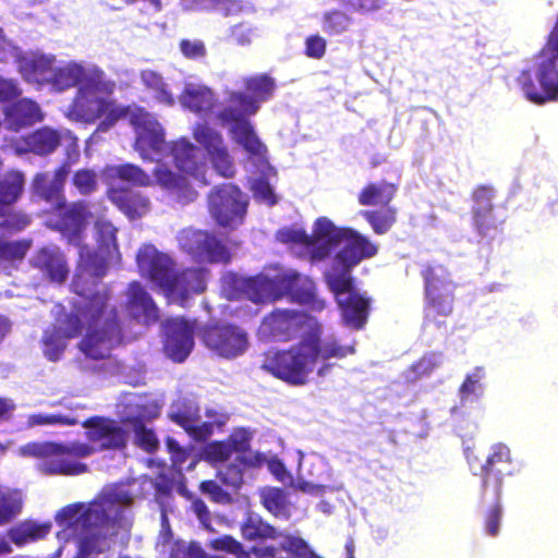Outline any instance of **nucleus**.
Masks as SVG:
<instances>
[{"label":"nucleus","instance_id":"obj_1","mask_svg":"<svg viewBox=\"0 0 558 558\" xmlns=\"http://www.w3.org/2000/svg\"><path fill=\"white\" fill-rule=\"evenodd\" d=\"M264 332L276 341L299 340L288 348H271L262 354L260 369L292 387L305 386L311 375L326 376L329 360H342L355 352L354 345H343L335 337H324L322 324L302 311L276 310L262 323Z\"/></svg>","mask_w":558,"mask_h":558},{"label":"nucleus","instance_id":"obj_2","mask_svg":"<svg viewBox=\"0 0 558 558\" xmlns=\"http://www.w3.org/2000/svg\"><path fill=\"white\" fill-rule=\"evenodd\" d=\"M74 310L61 322L62 333L68 339L76 338L86 325L87 332L78 344L80 350L93 360L109 357L111 350L122 340L118 311L110 303L109 290L104 288L82 296Z\"/></svg>","mask_w":558,"mask_h":558},{"label":"nucleus","instance_id":"obj_3","mask_svg":"<svg viewBox=\"0 0 558 558\" xmlns=\"http://www.w3.org/2000/svg\"><path fill=\"white\" fill-rule=\"evenodd\" d=\"M132 498L128 493L110 489L98 500L85 506L77 502L63 507L56 514V522L69 535L78 538L82 550H87L100 534L99 529L110 521L108 510L114 504L128 505Z\"/></svg>","mask_w":558,"mask_h":558},{"label":"nucleus","instance_id":"obj_4","mask_svg":"<svg viewBox=\"0 0 558 558\" xmlns=\"http://www.w3.org/2000/svg\"><path fill=\"white\" fill-rule=\"evenodd\" d=\"M315 232L317 239L325 240L324 243L310 251L312 260L327 258L331 251L341 243L344 245L335 255V262L347 268H354L362 260L374 257L378 252L377 245L367 236L349 227H337L327 217H319L315 220Z\"/></svg>","mask_w":558,"mask_h":558},{"label":"nucleus","instance_id":"obj_5","mask_svg":"<svg viewBox=\"0 0 558 558\" xmlns=\"http://www.w3.org/2000/svg\"><path fill=\"white\" fill-rule=\"evenodd\" d=\"M94 453L93 446L81 441H32L20 447V454L38 459V471L48 476L84 474L88 465L80 460Z\"/></svg>","mask_w":558,"mask_h":558},{"label":"nucleus","instance_id":"obj_6","mask_svg":"<svg viewBox=\"0 0 558 558\" xmlns=\"http://www.w3.org/2000/svg\"><path fill=\"white\" fill-rule=\"evenodd\" d=\"M114 83L104 78L101 72L93 73L78 86L70 107V113L77 121L94 123L105 117L101 126L109 128L129 113L128 107L117 106L108 96L113 93Z\"/></svg>","mask_w":558,"mask_h":558},{"label":"nucleus","instance_id":"obj_7","mask_svg":"<svg viewBox=\"0 0 558 558\" xmlns=\"http://www.w3.org/2000/svg\"><path fill=\"white\" fill-rule=\"evenodd\" d=\"M270 284H275L278 294L289 295L300 304L311 305L320 311L324 307V301L316 296L315 282L306 276L295 271H286L276 276L274 280L253 278L246 281L245 289L250 299L256 303L264 302L266 290Z\"/></svg>","mask_w":558,"mask_h":558},{"label":"nucleus","instance_id":"obj_8","mask_svg":"<svg viewBox=\"0 0 558 558\" xmlns=\"http://www.w3.org/2000/svg\"><path fill=\"white\" fill-rule=\"evenodd\" d=\"M538 58L533 69L521 71L517 81L524 97L542 106L558 101V65L555 58Z\"/></svg>","mask_w":558,"mask_h":558},{"label":"nucleus","instance_id":"obj_9","mask_svg":"<svg viewBox=\"0 0 558 558\" xmlns=\"http://www.w3.org/2000/svg\"><path fill=\"white\" fill-rule=\"evenodd\" d=\"M247 206L246 195L233 183L215 185L207 194L208 213L222 228L236 229L242 225Z\"/></svg>","mask_w":558,"mask_h":558},{"label":"nucleus","instance_id":"obj_10","mask_svg":"<svg viewBox=\"0 0 558 558\" xmlns=\"http://www.w3.org/2000/svg\"><path fill=\"white\" fill-rule=\"evenodd\" d=\"M197 335L209 351L223 359L238 357L248 348L247 333L233 324H205L198 327Z\"/></svg>","mask_w":558,"mask_h":558},{"label":"nucleus","instance_id":"obj_11","mask_svg":"<svg viewBox=\"0 0 558 558\" xmlns=\"http://www.w3.org/2000/svg\"><path fill=\"white\" fill-rule=\"evenodd\" d=\"M179 247L197 263L229 264L231 253L226 243L207 230L184 229L178 235Z\"/></svg>","mask_w":558,"mask_h":558},{"label":"nucleus","instance_id":"obj_12","mask_svg":"<svg viewBox=\"0 0 558 558\" xmlns=\"http://www.w3.org/2000/svg\"><path fill=\"white\" fill-rule=\"evenodd\" d=\"M515 471L510 448L502 442L493 445L484 463L481 465L482 501H485L488 495H492L493 498L501 497L504 478L512 476Z\"/></svg>","mask_w":558,"mask_h":558},{"label":"nucleus","instance_id":"obj_13","mask_svg":"<svg viewBox=\"0 0 558 558\" xmlns=\"http://www.w3.org/2000/svg\"><path fill=\"white\" fill-rule=\"evenodd\" d=\"M81 425L86 429L85 438L88 445L97 451H123L129 444V430L120 421L102 415H93Z\"/></svg>","mask_w":558,"mask_h":558},{"label":"nucleus","instance_id":"obj_14","mask_svg":"<svg viewBox=\"0 0 558 558\" xmlns=\"http://www.w3.org/2000/svg\"><path fill=\"white\" fill-rule=\"evenodd\" d=\"M65 153L66 158L63 160L50 175L49 172H38L34 175L32 187L35 195L47 203H54L62 205L65 198L64 185L71 172V166L76 163L80 159L78 144L74 138Z\"/></svg>","mask_w":558,"mask_h":558},{"label":"nucleus","instance_id":"obj_15","mask_svg":"<svg viewBox=\"0 0 558 558\" xmlns=\"http://www.w3.org/2000/svg\"><path fill=\"white\" fill-rule=\"evenodd\" d=\"M129 118L136 133L134 148L142 159L154 160L153 154L160 153L165 148L162 125L151 113L140 107L132 110Z\"/></svg>","mask_w":558,"mask_h":558},{"label":"nucleus","instance_id":"obj_16","mask_svg":"<svg viewBox=\"0 0 558 558\" xmlns=\"http://www.w3.org/2000/svg\"><path fill=\"white\" fill-rule=\"evenodd\" d=\"M54 211L56 220L51 223V229L60 232L69 244L81 246L87 218L90 216L88 203L76 201L68 204L64 199L62 205L54 206Z\"/></svg>","mask_w":558,"mask_h":558},{"label":"nucleus","instance_id":"obj_17","mask_svg":"<svg viewBox=\"0 0 558 558\" xmlns=\"http://www.w3.org/2000/svg\"><path fill=\"white\" fill-rule=\"evenodd\" d=\"M248 113L235 106L227 105L219 111L217 118L221 124H229L231 137L241 145L252 156H263L266 153V146L257 137L254 126L248 120Z\"/></svg>","mask_w":558,"mask_h":558},{"label":"nucleus","instance_id":"obj_18","mask_svg":"<svg viewBox=\"0 0 558 558\" xmlns=\"http://www.w3.org/2000/svg\"><path fill=\"white\" fill-rule=\"evenodd\" d=\"M195 319L184 317L168 318L163 325V351L175 363L184 362L194 348Z\"/></svg>","mask_w":558,"mask_h":558},{"label":"nucleus","instance_id":"obj_19","mask_svg":"<svg viewBox=\"0 0 558 558\" xmlns=\"http://www.w3.org/2000/svg\"><path fill=\"white\" fill-rule=\"evenodd\" d=\"M77 247L78 263L72 288L76 294L87 296L97 291H94V288L100 283L102 277L107 274L108 263L105 257L89 246L81 243V246Z\"/></svg>","mask_w":558,"mask_h":558},{"label":"nucleus","instance_id":"obj_20","mask_svg":"<svg viewBox=\"0 0 558 558\" xmlns=\"http://www.w3.org/2000/svg\"><path fill=\"white\" fill-rule=\"evenodd\" d=\"M246 93L231 90L228 93L227 102L248 113H256L260 102L267 101L276 89L275 80L268 74H257L244 78Z\"/></svg>","mask_w":558,"mask_h":558},{"label":"nucleus","instance_id":"obj_21","mask_svg":"<svg viewBox=\"0 0 558 558\" xmlns=\"http://www.w3.org/2000/svg\"><path fill=\"white\" fill-rule=\"evenodd\" d=\"M136 263L141 272L145 274L163 292L177 270L175 260L151 244H144L138 248Z\"/></svg>","mask_w":558,"mask_h":558},{"label":"nucleus","instance_id":"obj_22","mask_svg":"<svg viewBox=\"0 0 558 558\" xmlns=\"http://www.w3.org/2000/svg\"><path fill=\"white\" fill-rule=\"evenodd\" d=\"M207 274L205 268L199 267L177 269L163 292L166 298L170 303L185 306L193 294H201L206 290Z\"/></svg>","mask_w":558,"mask_h":558},{"label":"nucleus","instance_id":"obj_23","mask_svg":"<svg viewBox=\"0 0 558 558\" xmlns=\"http://www.w3.org/2000/svg\"><path fill=\"white\" fill-rule=\"evenodd\" d=\"M169 154L175 168L185 174L198 180L203 185H208L206 180L207 165L199 147L191 143L186 137L173 141L169 146Z\"/></svg>","mask_w":558,"mask_h":558},{"label":"nucleus","instance_id":"obj_24","mask_svg":"<svg viewBox=\"0 0 558 558\" xmlns=\"http://www.w3.org/2000/svg\"><path fill=\"white\" fill-rule=\"evenodd\" d=\"M108 199L128 218L137 219L150 209V201L144 193L130 186L112 185L107 189Z\"/></svg>","mask_w":558,"mask_h":558},{"label":"nucleus","instance_id":"obj_25","mask_svg":"<svg viewBox=\"0 0 558 558\" xmlns=\"http://www.w3.org/2000/svg\"><path fill=\"white\" fill-rule=\"evenodd\" d=\"M154 175L156 183L180 204H190L198 197V192L182 172L160 166L154 169Z\"/></svg>","mask_w":558,"mask_h":558},{"label":"nucleus","instance_id":"obj_26","mask_svg":"<svg viewBox=\"0 0 558 558\" xmlns=\"http://www.w3.org/2000/svg\"><path fill=\"white\" fill-rule=\"evenodd\" d=\"M154 175L156 183L180 204H190L198 197V192L182 172L160 166L154 169Z\"/></svg>","mask_w":558,"mask_h":558},{"label":"nucleus","instance_id":"obj_27","mask_svg":"<svg viewBox=\"0 0 558 558\" xmlns=\"http://www.w3.org/2000/svg\"><path fill=\"white\" fill-rule=\"evenodd\" d=\"M31 264L51 282L62 283L69 276L65 256L58 247H40L34 253Z\"/></svg>","mask_w":558,"mask_h":558},{"label":"nucleus","instance_id":"obj_28","mask_svg":"<svg viewBox=\"0 0 558 558\" xmlns=\"http://www.w3.org/2000/svg\"><path fill=\"white\" fill-rule=\"evenodd\" d=\"M43 119L40 107L31 99H20L11 102L4 109L3 122L13 132L28 128Z\"/></svg>","mask_w":558,"mask_h":558},{"label":"nucleus","instance_id":"obj_29","mask_svg":"<svg viewBox=\"0 0 558 558\" xmlns=\"http://www.w3.org/2000/svg\"><path fill=\"white\" fill-rule=\"evenodd\" d=\"M126 308L137 320L145 324L156 323L159 311L150 294L138 281L129 284Z\"/></svg>","mask_w":558,"mask_h":558},{"label":"nucleus","instance_id":"obj_30","mask_svg":"<svg viewBox=\"0 0 558 558\" xmlns=\"http://www.w3.org/2000/svg\"><path fill=\"white\" fill-rule=\"evenodd\" d=\"M64 137L69 141L66 150L72 143L71 138H74L77 144V138L72 136L70 132L63 133L48 126H43L33 131L25 136L24 142L28 151L38 156H47L52 154L60 146Z\"/></svg>","mask_w":558,"mask_h":558},{"label":"nucleus","instance_id":"obj_31","mask_svg":"<svg viewBox=\"0 0 558 558\" xmlns=\"http://www.w3.org/2000/svg\"><path fill=\"white\" fill-rule=\"evenodd\" d=\"M458 287H447L424 293V318L427 323L440 326L439 318L453 313L454 291Z\"/></svg>","mask_w":558,"mask_h":558},{"label":"nucleus","instance_id":"obj_32","mask_svg":"<svg viewBox=\"0 0 558 558\" xmlns=\"http://www.w3.org/2000/svg\"><path fill=\"white\" fill-rule=\"evenodd\" d=\"M342 320L345 326L360 330L367 323L371 311V299L357 292H351L343 299H338Z\"/></svg>","mask_w":558,"mask_h":558},{"label":"nucleus","instance_id":"obj_33","mask_svg":"<svg viewBox=\"0 0 558 558\" xmlns=\"http://www.w3.org/2000/svg\"><path fill=\"white\" fill-rule=\"evenodd\" d=\"M54 58L45 54L24 57L19 62L23 78L39 86L49 84L53 74Z\"/></svg>","mask_w":558,"mask_h":558},{"label":"nucleus","instance_id":"obj_34","mask_svg":"<svg viewBox=\"0 0 558 558\" xmlns=\"http://www.w3.org/2000/svg\"><path fill=\"white\" fill-rule=\"evenodd\" d=\"M179 99L184 108L197 114L211 112L217 102L215 93L206 85L187 84Z\"/></svg>","mask_w":558,"mask_h":558},{"label":"nucleus","instance_id":"obj_35","mask_svg":"<svg viewBox=\"0 0 558 558\" xmlns=\"http://www.w3.org/2000/svg\"><path fill=\"white\" fill-rule=\"evenodd\" d=\"M253 433L247 428L235 429L228 438V444L233 452L242 453L239 458L240 463L250 468H259L266 461V457L262 452H251V441Z\"/></svg>","mask_w":558,"mask_h":558},{"label":"nucleus","instance_id":"obj_36","mask_svg":"<svg viewBox=\"0 0 558 558\" xmlns=\"http://www.w3.org/2000/svg\"><path fill=\"white\" fill-rule=\"evenodd\" d=\"M398 186L387 181L369 182L359 193L357 201L362 206L386 207L395 198Z\"/></svg>","mask_w":558,"mask_h":558},{"label":"nucleus","instance_id":"obj_37","mask_svg":"<svg viewBox=\"0 0 558 558\" xmlns=\"http://www.w3.org/2000/svg\"><path fill=\"white\" fill-rule=\"evenodd\" d=\"M420 276L423 280L424 293L447 287H458L450 270L440 263L428 262L422 264Z\"/></svg>","mask_w":558,"mask_h":558},{"label":"nucleus","instance_id":"obj_38","mask_svg":"<svg viewBox=\"0 0 558 558\" xmlns=\"http://www.w3.org/2000/svg\"><path fill=\"white\" fill-rule=\"evenodd\" d=\"M93 75L77 63H69L62 68L53 66V74L49 84L57 90H65L76 85H82L85 78Z\"/></svg>","mask_w":558,"mask_h":558},{"label":"nucleus","instance_id":"obj_39","mask_svg":"<svg viewBox=\"0 0 558 558\" xmlns=\"http://www.w3.org/2000/svg\"><path fill=\"white\" fill-rule=\"evenodd\" d=\"M25 177L19 170L0 173V206L14 205L23 195Z\"/></svg>","mask_w":558,"mask_h":558},{"label":"nucleus","instance_id":"obj_40","mask_svg":"<svg viewBox=\"0 0 558 558\" xmlns=\"http://www.w3.org/2000/svg\"><path fill=\"white\" fill-rule=\"evenodd\" d=\"M32 223V216L13 207V205L0 206V235L15 234L25 230Z\"/></svg>","mask_w":558,"mask_h":558},{"label":"nucleus","instance_id":"obj_41","mask_svg":"<svg viewBox=\"0 0 558 558\" xmlns=\"http://www.w3.org/2000/svg\"><path fill=\"white\" fill-rule=\"evenodd\" d=\"M111 179L126 182L132 186L148 187L153 185V179L140 166L125 162L111 166L107 169Z\"/></svg>","mask_w":558,"mask_h":558},{"label":"nucleus","instance_id":"obj_42","mask_svg":"<svg viewBox=\"0 0 558 558\" xmlns=\"http://www.w3.org/2000/svg\"><path fill=\"white\" fill-rule=\"evenodd\" d=\"M68 340L62 333V327L57 325L48 327L40 341L44 355L51 362L59 361L66 349Z\"/></svg>","mask_w":558,"mask_h":558},{"label":"nucleus","instance_id":"obj_43","mask_svg":"<svg viewBox=\"0 0 558 558\" xmlns=\"http://www.w3.org/2000/svg\"><path fill=\"white\" fill-rule=\"evenodd\" d=\"M23 509L21 490L0 485V526L13 521Z\"/></svg>","mask_w":558,"mask_h":558},{"label":"nucleus","instance_id":"obj_44","mask_svg":"<svg viewBox=\"0 0 558 558\" xmlns=\"http://www.w3.org/2000/svg\"><path fill=\"white\" fill-rule=\"evenodd\" d=\"M134 432V444L147 453H154L159 447V440L151 428H148L140 416H128L122 420Z\"/></svg>","mask_w":558,"mask_h":558},{"label":"nucleus","instance_id":"obj_45","mask_svg":"<svg viewBox=\"0 0 558 558\" xmlns=\"http://www.w3.org/2000/svg\"><path fill=\"white\" fill-rule=\"evenodd\" d=\"M241 533L244 539H276L282 536L275 526L264 521L258 515H248L241 524Z\"/></svg>","mask_w":558,"mask_h":558},{"label":"nucleus","instance_id":"obj_46","mask_svg":"<svg viewBox=\"0 0 558 558\" xmlns=\"http://www.w3.org/2000/svg\"><path fill=\"white\" fill-rule=\"evenodd\" d=\"M50 522L26 521L11 532V541L19 546L45 538L51 531Z\"/></svg>","mask_w":558,"mask_h":558},{"label":"nucleus","instance_id":"obj_47","mask_svg":"<svg viewBox=\"0 0 558 558\" xmlns=\"http://www.w3.org/2000/svg\"><path fill=\"white\" fill-rule=\"evenodd\" d=\"M506 217H499L495 210L472 215V226L482 238L494 240L502 233Z\"/></svg>","mask_w":558,"mask_h":558},{"label":"nucleus","instance_id":"obj_48","mask_svg":"<svg viewBox=\"0 0 558 558\" xmlns=\"http://www.w3.org/2000/svg\"><path fill=\"white\" fill-rule=\"evenodd\" d=\"M353 268H347L343 265H337L333 260L331 270L326 274V282L329 289L338 299L342 294H350L354 291V279L351 275Z\"/></svg>","mask_w":558,"mask_h":558},{"label":"nucleus","instance_id":"obj_49","mask_svg":"<svg viewBox=\"0 0 558 558\" xmlns=\"http://www.w3.org/2000/svg\"><path fill=\"white\" fill-rule=\"evenodd\" d=\"M397 208L391 206L380 209L364 210L363 218L369 223L374 233L381 235L390 231L397 222Z\"/></svg>","mask_w":558,"mask_h":558},{"label":"nucleus","instance_id":"obj_50","mask_svg":"<svg viewBox=\"0 0 558 558\" xmlns=\"http://www.w3.org/2000/svg\"><path fill=\"white\" fill-rule=\"evenodd\" d=\"M141 81L148 90L154 93L158 102L166 106L174 104V97L161 74L153 70H143L141 72Z\"/></svg>","mask_w":558,"mask_h":558},{"label":"nucleus","instance_id":"obj_51","mask_svg":"<svg viewBox=\"0 0 558 558\" xmlns=\"http://www.w3.org/2000/svg\"><path fill=\"white\" fill-rule=\"evenodd\" d=\"M352 22V17L339 9L326 11L322 15V28L329 36L348 32Z\"/></svg>","mask_w":558,"mask_h":558},{"label":"nucleus","instance_id":"obj_52","mask_svg":"<svg viewBox=\"0 0 558 558\" xmlns=\"http://www.w3.org/2000/svg\"><path fill=\"white\" fill-rule=\"evenodd\" d=\"M276 239L282 244H299L305 247H312L311 251L316 245L324 243L325 240L316 238L315 226L313 227L311 235L303 229L283 228L277 231Z\"/></svg>","mask_w":558,"mask_h":558},{"label":"nucleus","instance_id":"obj_53","mask_svg":"<svg viewBox=\"0 0 558 558\" xmlns=\"http://www.w3.org/2000/svg\"><path fill=\"white\" fill-rule=\"evenodd\" d=\"M192 135L206 149L208 155L225 146L222 135L206 123L195 124Z\"/></svg>","mask_w":558,"mask_h":558},{"label":"nucleus","instance_id":"obj_54","mask_svg":"<svg viewBox=\"0 0 558 558\" xmlns=\"http://www.w3.org/2000/svg\"><path fill=\"white\" fill-rule=\"evenodd\" d=\"M28 240H0V263L22 262L31 248Z\"/></svg>","mask_w":558,"mask_h":558},{"label":"nucleus","instance_id":"obj_55","mask_svg":"<svg viewBox=\"0 0 558 558\" xmlns=\"http://www.w3.org/2000/svg\"><path fill=\"white\" fill-rule=\"evenodd\" d=\"M263 506L275 517H288V500L281 488H269L262 495Z\"/></svg>","mask_w":558,"mask_h":558},{"label":"nucleus","instance_id":"obj_56","mask_svg":"<svg viewBox=\"0 0 558 558\" xmlns=\"http://www.w3.org/2000/svg\"><path fill=\"white\" fill-rule=\"evenodd\" d=\"M72 185L83 196H88L98 189V174L93 169H78L71 178Z\"/></svg>","mask_w":558,"mask_h":558},{"label":"nucleus","instance_id":"obj_57","mask_svg":"<svg viewBox=\"0 0 558 558\" xmlns=\"http://www.w3.org/2000/svg\"><path fill=\"white\" fill-rule=\"evenodd\" d=\"M495 194V190L492 186L484 184L477 185L471 194L473 202L471 210L472 215L495 210V206L493 204Z\"/></svg>","mask_w":558,"mask_h":558},{"label":"nucleus","instance_id":"obj_58","mask_svg":"<svg viewBox=\"0 0 558 558\" xmlns=\"http://www.w3.org/2000/svg\"><path fill=\"white\" fill-rule=\"evenodd\" d=\"M485 372L482 366H477L471 374H468L459 388L460 398L462 400L469 399L471 396L476 398L483 393V384Z\"/></svg>","mask_w":558,"mask_h":558},{"label":"nucleus","instance_id":"obj_59","mask_svg":"<svg viewBox=\"0 0 558 558\" xmlns=\"http://www.w3.org/2000/svg\"><path fill=\"white\" fill-rule=\"evenodd\" d=\"M487 499L493 500V505L484 514V531L488 536L495 537L499 533L502 518L501 497L493 498L492 495H488L485 500Z\"/></svg>","mask_w":558,"mask_h":558},{"label":"nucleus","instance_id":"obj_60","mask_svg":"<svg viewBox=\"0 0 558 558\" xmlns=\"http://www.w3.org/2000/svg\"><path fill=\"white\" fill-rule=\"evenodd\" d=\"M208 156L218 174L227 179L233 178L235 168L226 145Z\"/></svg>","mask_w":558,"mask_h":558},{"label":"nucleus","instance_id":"obj_61","mask_svg":"<svg viewBox=\"0 0 558 558\" xmlns=\"http://www.w3.org/2000/svg\"><path fill=\"white\" fill-rule=\"evenodd\" d=\"M29 426H41V425H62V426H75L78 424L76 417H71L63 414H46L36 413L28 416Z\"/></svg>","mask_w":558,"mask_h":558},{"label":"nucleus","instance_id":"obj_62","mask_svg":"<svg viewBox=\"0 0 558 558\" xmlns=\"http://www.w3.org/2000/svg\"><path fill=\"white\" fill-rule=\"evenodd\" d=\"M217 476L223 485L234 489L243 483V470L236 462L223 465L218 470Z\"/></svg>","mask_w":558,"mask_h":558},{"label":"nucleus","instance_id":"obj_63","mask_svg":"<svg viewBox=\"0 0 558 558\" xmlns=\"http://www.w3.org/2000/svg\"><path fill=\"white\" fill-rule=\"evenodd\" d=\"M179 48L184 58L190 60H199L207 56V48L201 39H181Z\"/></svg>","mask_w":558,"mask_h":558},{"label":"nucleus","instance_id":"obj_64","mask_svg":"<svg viewBox=\"0 0 558 558\" xmlns=\"http://www.w3.org/2000/svg\"><path fill=\"white\" fill-rule=\"evenodd\" d=\"M205 454L207 460L213 463L225 462L231 457L232 448L228 441H213L206 446Z\"/></svg>","mask_w":558,"mask_h":558}]
</instances>
